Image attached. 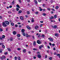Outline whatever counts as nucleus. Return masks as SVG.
Returning <instances> with one entry per match:
<instances>
[{"instance_id":"48","label":"nucleus","mask_w":60,"mask_h":60,"mask_svg":"<svg viewBox=\"0 0 60 60\" xmlns=\"http://www.w3.org/2000/svg\"><path fill=\"white\" fill-rule=\"evenodd\" d=\"M27 14H30V12H29V11H27Z\"/></svg>"},{"instance_id":"38","label":"nucleus","mask_w":60,"mask_h":60,"mask_svg":"<svg viewBox=\"0 0 60 60\" xmlns=\"http://www.w3.org/2000/svg\"><path fill=\"white\" fill-rule=\"evenodd\" d=\"M8 50L9 51H11V49L10 48L8 49Z\"/></svg>"},{"instance_id":"12","label":"nucleus","mask_w":60,"mask_h":60,"mask_svg":"<svg viewBox=\"0 0 60 60\" xmlns=\"http://www.w3.org/2000/svg\"><path fill=\"white\" fill-rule=\"evenodd\" d=\"M57 18V15H55L53 16V18L54 19H56Z\"/></svg>"},{"instance_id":"6","label":"nucleus","mask_w":60,"mask_h":60,"mask_svg":"<svg viewBox=\"0 0 60 60\" xmlns=\"http://www.w3.org/2000/svg\"><path fill=\"white\" fill-rule=\"evenodd\" d=\"M37 56L38 57V58H41V56L40 54H38V55Z\"/></svg>"},{"instance_id":"11","label":"nucleus","mask_w":60,"mask_h":60,"mask_svg":"<svg viewBox=\"0 0 60 60\" xmlns=\"http://www.w3.org/2000/svg\"><path fill=\"white\" fill-rule=\"evenodd\" d=\"M13 34L14 35L16 34H17V32L15 31H14L13 32Z\"/></svg>"},{"instance_id":"25","label":"nucleus","mask_w":60,"mask_h":60,"mask_svg":"<svg viewBox=\"0 0 60 60\" xmlns=\"http://www.w3.org/2000/svg\"><path fill=\"white\" fill-rule=\"evenodd\" d=\"M5 36L4 35H3L2 36V38H3V39H4V38H5Z\"/></svg>"},{"instance_id":"10","label":"nucleus","mask_w":60,"mask_h":60,"mask_svg":"<svg viewBox=\"0 0 60 60\" xmlns=\"http://www.w3.org/2000/svg\"><path fill=\"white\" fill-rule=\"evenodd\" d=\"M33 44L34 46H35L36 45V42L35 41H34Z\"/></svg>"},{"instance_id":"15","label":"nucleus","mask_w":60,"mask_h":60,"mask_svg":"<svg viewBox=\"0 0 60 60\" xmlns=\"http://www.w3.org/2000/svg\"><path fill=\"white\" fill-rule=\"evenodd\" d=\"M10 41H13V38H12L11 37L10 38Z\"/></svg>"},{"instance_id":"33","label":"nucleus","mask_w":60,"mask_h":60,"mask_svg":"<svg viewBox=\"0 0 60 60\" xmlns=\"http://www.w3.org/2000/svg\"><path fill=\"white\" fill-rule=\"evenodd\" d=\"M26 37H28V34H26Z\"/></svg>"},{"instance_id":"34","label":"nucleus","mask_w":60,"mask_h":60,"mask_svg":"<svg viewBox=\"0 0 60 60\" xmlns=\"http://www.w3.org/2000/svg\"><path fill=\"white\" fill-rule=\"evenodd\" d=\"M2 47L3 48H5V46L4 45H2Z\"/></svg>"},{"instance_id":"47","label":"nucleus","mask_w":60,"mask_h":60,"mask_svg":"<svg viewBox=\"0 0 60 60\" xmlns=\"http://www.w3.org/2000/svg\"><path fill=\"white\" fill-rule=\"evenodd\" d=\"M47 10H48V11H50V8H47Z\"/></svg>"},{"instance_id":"21","label":"nucleus","mask_w":60,"mask_h":60,"mask_svg":"<svg viewBox=\"0 0 60 60\" xmlns=\"http://www.w3.org/2000/svg\"><path fill=\"white\" fill-rule=\"evenodd\" d=\"M16 6L18 8H20V7L19 6V4L17 5H16Z\"/></svg>"},{"instance_id":"3","label":"nucleus","mask_w":60,"mask_h":60,"mask_svg":"<svg viewBox=\"0 0 60 60\" xmlns=\"http://www.w3.org/2000/svg\"><path fill=\"white\" fill-rule=\"evenodd\" d=\"M0 58L1 60H3L4 59H5V56H3L0 57Z\"/></svg>"},{"instance_id":"60","label":"nucleus","mask_w":60,"mask_h":60,"mask_svg":"<svg viewBox=\"0 0 60 60\" xmlns=\"http://www.w3.org/2000/svg\"><path fill=\"white\" fill-rule=\"evenodd\" d=\"M47 48L48 49H50V47H49V46L48 45L47 46Z\"/></svg>"},{"instance_id":"52","label":"nucleus","mask_w":60,"mask_h":60,"mask_svg":"<svg viewBox=\"0 0 60 60\" xmlns=\"http://www.w3.org/2000/svg\"><path fill=\"white\" fill-rule=\"evenodd\" d=\"M56 56H60V54H57L56 55Z\"/></svg>"},{"instance_id":"62","label":"nucleus","mask_w":60,"mask_h":60,"mask_svg":"<svg viewBox=\"0 0 60 60\" xmlns=\"http://www.w3.org/2000/svg\"><path fill=\"white\" fill-rule=\"evenodd\" d=\"M43 11H46V10L45 9H43Z\"/></svg>"},{"instance_id":"27","label":"nucleus","mask_w":60,"mask_h":60,"mask_svg":"<svg viewBox=\"0 0 60 60\" xmlns=\"http://www.w3.org/2000/svg\"><path fill=\"white\" fill-rule=\"evenodd\" d=\"M11 25L12 26H13L14 25V23H11Z\"/></svg>"},{"instance_id":"1","label":"nucleus","mask_w":60,"mask_h":60,"mask_svg":"<svg viewBox=\"0 0 60 60\" xmlns=\"http://www.w3.org/2000/svg\"><path fill=\"white\" fill-rule=\"evenodd\" d=\"M48 40H49L50 41H53V39H52V38H48Z\"/></svg>"},{"instance_id":"23","label":"nucleus","mask_w":60,"mask_h":60,"mask_svg":"<svg viewBox=\"0 0 60 60\" xmlns=\"http://www.w3.org/2000/svg\"><path fill=\"white\" fill-rule=\"evenodd\" d=\"M2 51H3V49H0V53H2Z\"/></svg>"},{"instance_id":"42","label":"nucleus","mask_w":60,"mask_h":60,"mask_svg":"<svg viewBox=\"0 0 60 60\" xmlns=\"http://www.w3.org/2000/svg\"><path fill=\"white\" fill-rule=\"evenodd\" d=\"M34 19H32L31 20L32 22H34Z\"/></svg>"},{"instance_id":"7","label":"nucleus","mask_w":60,"mask_h":60,"mask_svg":"<svg viewBox=\"0 0 60 60\" xmlns=\"http://www.w3.org/2000/svg\"><path fill=\"white\" fill-rule=\"evenodd\" d=\"M57 26L56 25H54L53 26H52V27L53 28H54L55 29L56 28H57Z\"/></svg>"},{"instance_id":"19","label":"nucleus","mask_w":60,"mask_h":60,"mask_svg":"<svg viewBox=\"0 0 60 60\" xmlns=\"http://www.w3.org/2000/svg\"><path fill=\"white\" fill-rule=\"evenodd\" d=\"M34 2L36 4H38V3L37 2V1L35 0H34Z\"/></svg>"},{"instance_id":"31","label":"nucleus","mask_w":60,"mask_h":60,"mask_svg":"<svg viewBox=\"0 0 60 60\" xmlns=\"http://www.w3.org/2000/svg\"><path fill=\"white\" fill-rule=\"evenodd\" d=\"M38 13H39V12H38V11H37V12H35V14H38Z\"/></svg>"},{"instance_id":"54","label":"nucleus","mask_w":60,"mask_h":60,"mask_svg":"<svg viewBox=\"0 0 60 60\" xmlns=\"http://www.w3.org/2000/svg\"><path fill=\"white\" fill-rule=\"evenodd\" d=\"M0 39L1 40H3V38H2V37H1L0 36Z\"/></svg>"},{"instance_id":"56","label":"nucleus","mask_w":60,"mask_h":60,"mask_svg":"<svg viewBox=\"0 0 60 60\" xmlns=\"http://www.w3.org/2000/svg\"><path fill=\"white\" fill-rule=\"evenodd\" d=\"M52 45L53 46H55V44H52Z\"/></svg>"},{"instance_id":"20","label":"nucleus","mask_w":60,"mask_h":60,"mask_svg":"<svg viewBox=\"0 0 60 60\" xmlns=\"http://www.w3.org/2000/svg\"><path fill=\"white\" fill-rule=\"evenodd\" d=\"M59 8V7L58 6H56L55 7V9L56 10H57V9H58Z\"/></svg>"},{"instance_id":"51","label":"nucleus","mask_w":60,"mask_h":60,"mask_svg":"<svg viewBox=\"0 0 60 60\" xmlns=\"http://www.w3.org/2000/svg\"><path fill=\"white\" fill-rule=\"evenodd\" d=\"M22 26H21V25H19V27L20 28V27H21Z\"/></svg>"},{"instance_id":"50","label":"nucleus","mask_w":60,"mask_h":60,"mask_svg":"<svg viewBox=\"0 0 60 60\" xmlns=\"http://www.w3.org/2000/svg\"><path fill=\"white\" fill-rule=\"evenodd\" d=\"M17 49L18 50H21V49L20 48H18Z\"/></svg>"},{"instance_id":"18","label":"nucleus","mask_w":60,"mask_h":60,"mask_svg":"<svg viewBox=\"0 0 60 60\" xmlns=\"http://www.w3.org/2000/svg\"><path fill=\"white\" fill-rule=\"evenodd\" d=\"M17 37H20V34H17Z\"/></svg>"},{"instance_id":"17","label":"nucleus","mask_w":60,"mask_h":60,"mask_svg":"<svg viewBox=\"0 0 60 60\" xmlns=\"http://www.w3.org/2000/svg\"><path fill=\"white\" fill-rule=\"evenodd\" d=\"M23 52H24V53H25L26 52V49H24L22 51Z\"/></svg>"},{"instance_id":"2","label":"nucleus","mask_w":60,"mask_h":60,"mask_svg":"<svg viewBox=\"0 0 60 60\" xmlns=\"http://www.w3.org/2000/svg\"><path fill=\"white\" fill-rule=\"evenodd\" d=\"M2 25L3 26H4L5 27H6V26H6V24H5L4 22H3L2 23Z\"/></svg>"},{"instance_id":"8","label":"nucleus","mask_w":60,"mask_h":60,"mask_svg":"<svg viewBox=\"0 0 60 60\" xmlns=\"http://www.w3.org/2000/svg\"><path fill=\"white\" fill-rule=\"evenodd\" d=\"M26 27L27 28V29H29V30H30L31 29V28H30V27L29 26H26Z\"/></svg>"},{"instance_id":"57","label":"nucleus","mask_w":60,"mask_h":60,"mask_svg":"<svg viewBox=\"0 0 60 60\" xmlns=\"http://www.w3.org/2000/svg\"><path fill=\"white\" fill-rule=\"evenodd\" d=\"M37 54H39L40 53V52H37Z\"/></svg>"},{"instance_id":"44","label":"nucleus","mask_w":60,"mask_h":60,"mask_svg":"<svg viewBox=\"0 0 60 60\" xmlns=\"http://www.w3.org/2000/svg\"><path fill=\"white\" fill-rule=\"evenodd\" d=\"M34 59H35L36 58V57L35 56H34L33 57Z\"/></svg>"},{"instance_id":"14","label":"nucleus","mask_w":60,"mask_h":60,"mask_svg":"<svg viewBox=\"0 0 60 60\" xmlns=\"http://www.w3.org/2000/svg\"><path fill=\"white\" fill-rule=\"evenodd\" d=\"M39 26H36L35 27V29H38V28H39Z\"/></svg>"},{"instance_id":"43","label":"nucleus","mask_w":60,"mask_h":60,"mask_svg":"<svg viewBox=\"0 0 60 60\" xmlns=\"http://www.w3.org/2000/svg\"><path fill=\"white\" fill-rule=\"evenodd\" d=\"M14 58L15 60H17V57L16 56H15V57Z\"/></svg>"},{"instance_id":"24","label":"nucleus","mask_w":60,"mask_h":60,"mask_svg":"<svg viewBox=\"0 0 60 60\" xmlns=\"http://www.w3.org/2000/svg\"><path fill=\"white\" fill-rule=\"evenodd\" d=\"M22 10H20L18 12L19 13H22Z\"/></svg>"},{"instance_id":"13","label":"nucleus","mask_w":60,"mask_h":60,"mask_svg":"<svg viewBox=\"0 0 60 60\" xmlns=\"http://www.w3.org/2000/svg\"><path fill=\"white\" fill-rule=\"evenodd\" d=\"M54 18V17H53V16H52L51 17H50L49 18V19H53Z\"/></svg>"},{"instance_id":"40","label":"nucleus","mask_w":60,"mask_h":60,"mask_svg":"<svg viewBox=\"0 0 60 60\" xmlns=\"http://www.w3.org/2000/svg\"><path fill=\"white\" fill-rule=\"evenodd\" d=\"M2 31H3V29H2L1 28H0V31L1 32H2Z\"/></svg>"},{"instance_id":"30","label":"nucleus","mask_w":60,"mask_h":60,"mask_svg":"<svg viewBox=\"0 0 60 60\" xmlns=\"http://www.w3.org/2000/svg\"><path fill=\"white\" fill-rule=\"evenodd\" d=\"M22 34L23 35V36H25L26 34H25V32H23V33H22Z\"/></svg>"},{"instance_id":"16","label":"nucleus","mask_w":60,"mask_h":60,"mask_svg":"<svg viewBox=\"0 0 60 60\" xmlns=\"http://www.w3.org/2000/svg\"><path fill=\"white\" fill-rule=\"evenodd\" d=\"M20 19L21 20H23L24 18H23V17L22 16H21V17H20Z\"/></svg>"},{"instance_id":"55","label":"nucleus","mask_w":60,"mask_h":60,"mask_svg":"<svg viewBox=\"0 0 60 60\" xmlns=\"http://www.w3.org/2000/svg\"><path fill=\"white\" fill-rule=\"evenodd\" d=\"M40 34H39L38 35V38H40Z\"/></svg>"},{"instance_id":"59","label":"nucleus","mask_w":60,"mask_h":60,"mask_svg":"<svg viewBox=\"0 0 60 60\" xmlns=\"http://www.w3.org/2000/svg\"><path fill=\"white\" fill-rule=\"evenodd\" d=\"M39 49H41V47L40 46H39Z\"/></svg>"},{"instance_id":"39","label":"nucleus","mask_w":60,"mask_h":60,"mask_svg":"<svg viewBox=\"0 0 60 60\" xmlns=\"http://www.w3.org/2000/svg\"><path fill=\"white\" fill-rule=\"evenodd\" d=\"M52 11H55V9H54V8H52Z\"/></svg>"},{"instance_id":"64","label":"nucleus","mask_w":60,"mask_h":60,"mask_svg":"<svg viewBox=\"0 0 60 60\" xmlns=\"http://www.w3.org/2000/svg\"><path fill=\"white\" fill-rule=\"evenodd\" d=\"M38 1L39 2V3H40V2H41V0H38Z\"/></svg>"},{"instance_id":"4","label":"nucleus","mask_w":60,"mask_h":60,"mask_svg":"<svg viewBox=\"0 0 60 60\" xmlns=\"http://www.w3.org/2000/svg\"><path fill=\"white\" fill-rule=\"evenodd\" d=\"M5 22L7 25H9V24H10L9 22L8 21H5Z\"/></svg>"},{"instance_id":"61","label":"nucleus","mask_w":60,"mask_h":60,"mask_svg":"<svg viewBox=\"0 0 60 60\" xmlns=\"http://www.w3.org/2000/svg\"><path fill=\"white\" fill-rule=\"evenodd\" d=\"M18 1L20 3H21V0H19Z\"/></svg>"},{"instance_id":"36","label":"nucleus","mask_w":60,"mask_h":60,"mask_svg":"<svg viewBox=\"0 0 60 60\" xmlns=\"http://www.w3.org/2000/svg\"><path fill=\"white\" fill-rule=\"evenodd\" d=\"M15 27H17L18 26V25L17 24H15Z\"/></svg>"},{"instance_id":"22","label":"nucleus","mask_w":60,"mask_h":60,"mask_svg":"<svg viewBox=\"0 0 60 60\" xmlns=\"http://www.w3.org/2000/svg\"><path fill=\"white\" fill-rule=\"evenodd\" d=\"M21 31L22 33H24V32H25V30H24V29H22L21 30Z\"/></svg>"},{"instance_id":"53","label":"nucleus","mask_w":60,"mask_h":60,"mask_svg":"<svg viewBox=\"0 0 60 60\" xmlns=\"http://www.w3.org/2000/svg\"><path fill=\"white\" fill-rule=\"evenodd\" d=\"M8 13H10V14L11 13V11H9L8 12Z\"/></svg>"},{"instance_id":"35","label":"nucleus","mask_w":60,"mask_h":60,"mask_svg":"<svg viewBox=\"0 0 60 60\" xmlns=\"http://www.w3.org/2000/svg\"><path fill=\"white\" fill-rule=\"evenodd\" d=\"M12 4H15V2H14V0L12 2Z\"/></svg>"},{"instance_id":"26","label":"nucleus","mask_w":60,"mask_h":60,"mask_svg":"<svg viewBox=\"0 0 60 60\" xmlns=\"http://www.w3.org/2000/svg\"><path fill=\"white\" fill-rule=\"evenodd\" d=\"M42 15H43V16H45L46 15V14L45 13H43Z\"/></svg>"},{"instance_id":"49","label":"nucleus","mask_w":60,"mask_h":60,"mask_svg":"<svg viewBox=\"0 0 60 60\" xmlns=\"http://www.w3.org/2000/svg\"><path fill=\"white\" fill-rule=\"evenodd\" d=\"M47 57H48V56L47 55H46L45 56V58H47Z\"/></svg>"},{"instance_id":"63","label":"nucleus","mask_w":60,"mask_h":60,"mask_svg":"<svg viewBox=\"0 0 60 60\" xmlns=\"http://www.w3.org/2000/svg\"><path fill=\"white\" fill-rule=\"evenodd\" d=\"M27 1L28 2H30V0H27Z\"/></svg>"},{"instance_id":"32","label":"nucleus","mask_w":60,"mask_h":60,"mask_svg":"<svg viewBox=\"0 0 60 60\" xmlns=\"http://www.w3.org/2000/svg\"><path fill=\"white\" fill-rule=\"evenodd\" d=\"M45 6L46 5H45V4H43L42 5V6H43V7H45Z\"/></svg>"},{"instance_id":"41","label":"nucleus","mask_w":60,"mask_h":60,"mask_svg":"<svg viewBox=\"0 0 60 60\" xmlns=\"http://www.w3.org/2000/svg\"><path fill=\"white\" fill-rule=\"evenodd\" d=\"M43 9L42 8H41L39 9V11H42Z\"/></svg>"},{"instance_id":"45","label":"nucleus","mask_w":60,"mask_h":60,"mask_svg":"<svg viewBox=\"0 0 60 60\" xmlns=\"http://www.w3.org/2000/svg\"><path fill=\"white\" fill-rule=\"evenodd\" d=\"M7 53H8V52H6L4 53V55H6L7 54Z\"/></svg>"},{"instance_id":"37","label":"nucleus","mask_w":60,"mask_h":60,"mask_svg":"<svg viewBox=\"0 0 60 60\" xmlns=\"http://www.w3.org/2000/svg\"><path fill=\"white\" fill-rule=\"evenodd\" d=\"M16 10L17 11H18L19 10V8H16Z\"/></svg>"},{"instance_id":"46","label":"nucleus","mask_w":60,"mask_h":60,"mask_svg":"<svg viewBox=\"0 0 60 60\" xmlns=\"http://www.w3.org/2000/svg\"><path fill=\"white\" fill-rule=\"evenodd\" d=\"M33 50H37V49H36L35 48H34L33 49Z\"/></svg>"},{"instance_id":"29","label":"nucleus","mask_w":60,"mask_h":60,"mask_svg":"<svg viewBox=\"0 0 60 60\" xmlns=\"http://www.w3.org/2000/svg\"><path fill=\"white\" fill-rule=\"evenodd\" d=\"M18 59L19 60H21V58L20 57H18Z\"/></svg>"},{"instance_id":"28","label":"nucleus","mask_w":60,"mask_h":60,"mask_svg":"<svg viewBox=\"0 0 60 60\" xmlns=\"http://www.w3.org/2000/svg\"><path fill=\"white\" fill-rule=\"evenodd\" d=\"M49 59L50 60H51L52 59V57H50L49 58Z\"/></svg>"},{"instance_id":"9","label":"nucleus","mask_w":60,"mask_h":60,"mask_svg":"<svg viewBox=\"0 0 60 60\" xmlns=\"http://www.w3.org/2000/svg\"><path fill=\"white\" fill-rule=\"evenodd\" d=\"M55 35L56 37H57L59 36V35L58 34H55Z\"/></svg>"},{"instance_id":"5","label":"nucleus","mask_w":60,"mask_h":60,"mask_svg":"<svg viewBox=\"0 0 60 60\" xmlns=\"http://www.w3.org/2000/svg\"><path fill=\"white\" fill-rule=\"evenodd\" d=\"M37 43H38V44H41V41H40V40H38L37 41Z\"/></svg>"},{"instance_id":"58","label":"nucleus","mask_w":60,"mask_h":60,"mask_svg":"<svg viewBox=\"0 0 60 60\" xmlns=\"http://www.w3.org/2000/svg\"><path fill=\"white\" fill-rule=\"evenodd\" d=\"M42 37H43V38H44V37H45V36L44 35H42Z\"/></svg>"}]
</instances>
